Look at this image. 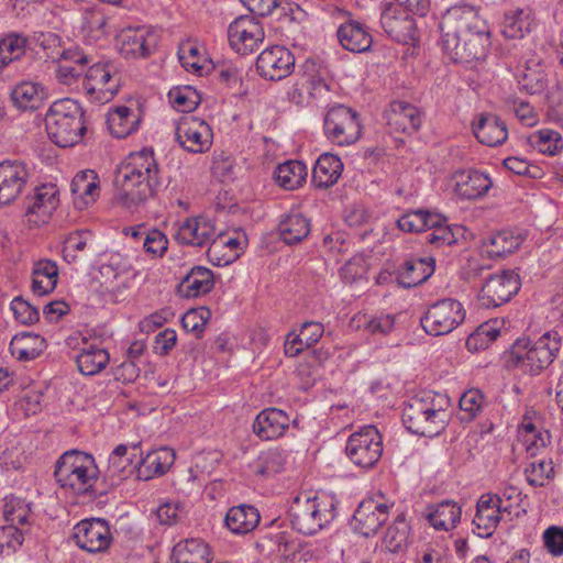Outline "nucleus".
<instances>
[{"mask_svg": "<svg viewBox=\"0 0 563 563\" xmlns=\"http://www.w3.org/2000/svg\"><path fill=\"white\" fill-rule=\"evenodd\" d=\"M114 202L121 208L135 212L152 199L161 186V172L153 150L144 148L131 153L118 166L114 178Z\"/></svg>", "mask_w": 563, "mask_h": 563, "instance_id": "1", "label": "nucleus"}, {"mask_svg": "<svg viewBox=\"0 0 563 563\" xmlns=\"http://www.w3.org/2000/svg\"><path fill=\"white\" fill-rule=\"evenodd\" d=\"M443 47L454 62L470 63L485 56L487 25L470 5L450 9L441 23Z\"/></svg>", "mask_w": 563, "mask_h": 563, "instance_id": "2", "label": "nucleus"}, {"mask_svg": "<svg viewBox=\"0 0 563 563\" xmlns=\"http://www.w3.org/2000/svg\"><path fill=\"white\" fill-rule=\"evenodd\" d=\"M449 399L433 391H422L409 399L402 410V421L413 434L435 437L446 427Z\"/></svg>", "mask_w": 563, "mask_h": 563, "instance_id": "3", "label": "nucleus"}, {"mask_svg": "<svg viewBox=\"0 0 563 563\" xmlns=\"http://www.w3.org/2000/svg\"><path fill=\"white\" fill-rule=\"evenodd\" d=\"M99 470L92 455L78 450L65 452L56 462L55 478L59 486L78 496L97 497L95 486Z\"/></svg>", "mask_w": 563, "mask_h": 563, "instance_id": "4", "label": "nucleus"}, {"mask_svg": "<svg viewBox=\"0 0 563 563\" xmlns=\"http://www.w3.org/2000/svg\"><path fill=\"white\" fill-rule=\"evenodd\" d=\"M45 126L48 137L59 147L78 144L86 131L84 110L70 98L53 102L45 115Z\"/></svg>", "mask_w": 563, "mask_h": 563, "instance_id": "5", "label": "nucleus"}, {"mask_svg": "<svg viewBox=\"0 0 563 563\" xmlns=\"http://www.w3.org/2000/svg\"><path fill=\"white\" fill-rule=\"evenodd\" d=\"M560 349L561 336L556 331L544 333L533 343L527 339H518L509 351L507 364L523 372L539 374L553 363Z\"/></svg>", "mask_w": 563, "mask_h": 563, "instance_id": "6", "label": "nucleus"}, {"mask_svg": "<svg viewBox=\"0 0 563 563\" xmlns=\"http://www.w3.org/2000/svg\"><path fill=\"white\" fill-rule=\"evenodd\" d=\"M334 517V501L327 496L300 494L294 499L289 509L292 528L305 536H312L319 532Z\"/></svg>", "mask_w": 563, "mask_h": 563, "instance_id": "7", "label": "nucleus"}, {"mask_svg": "<svg viewBox=\"0 0 563 563\" xmlns=\"http://www.w3.org/2000/svg\"><path fill=\"white\" fill-rule=\"evenodd\" d=\"M323 130L327 139L339 146L354 144L362 134L360 115L346 106H333L324 115Z\"/></svg>", "mask_w": 563, "mask_h": 563, "instance_id": "8", "label": "nucleus"}, {"mask_svg": "<svg viewBox=\"0 0 563 563\" xmlns=\"http://www.w3.org/2000/svg\"><path fill=\"white\" fill-rule=\"evenodd\" d=\"M345 452L353 464L369 468L376 465L383 453V439L374 426H364L352 433L346 442Z\"/></svg>", "mask_w": 563, "mask_h": 563, "instance_id": "9", "label": "nucleus"}, {"mask_svg": "<svg viewBox=\"0 0 563 563\" xmlns=\"http://www.w3.org/2000/svg\"><path fill=\"white\" fill-rule=\"evenodd\" d=\"M465 319L462 303L455 299L446 298L432 303L423 317L421 325L431 335H444L452 332Z\"/></svg>", "mask_w": 563, "mask_h": 563, "instance_id": "10", "label": "nucleus"}, {"mask_svg": "<svg viewBox=\"0 0 563 563\" xmlns=\"http://www.w3.org/2000/svg\"><path fill=\"white\" fill-rule=\"evenodd\" d=\"M59 203L58 189L53 184L34 188L24 200V216L29 224L40 227L51 219Z\"/></svg>", "mask_w": 563, "mask_h": 563, "instance_id": "11", "label": "nucleus"}, {"mask_svg": "<svg viewBox=\"0 0 563 563\" xmlns=\"http://www.w3.org/2000/svg\"><path fill=\"white\" fill-rule=\"evenodd\" d=\"M230 46L239 54L247 55L256 51L265 38L263 26L254 16L241 15L228 27Z\"/></svg>", "mask_w": 563, "mask_h": 563, "instance_id": "12", "label": "nucleus"}, {"mask_svg": "<svg viewBox=\"0 0 563 563\" xmlns=\"http://www.w3.org/2000/svg\"><path fill=\"white\" fill-rule=\"evenodd\" d=\"M29 166L18 159L0 162V206H9L24 191L31 179Z\"/></svg>", "mask_w": 563, "mask_h": 563, "instance_id": "13", "label": "nucleus"}, {"mask_svg": "<svg viewBox=\"0 0 563 563\" xmlns=\"http://www.w3.org/2000/svg\"><path fill=\"white\" fill-rule=\"evenodd\" d=\"M119 79L113 77V66L93 63L86 71L84 89L91 101L106 103L119 91Z\"/></svg>", "mask_w": 563, "mask_h": 563, "instance_id": "14", "label": "nucleus"}, {"mask_svg": "<svg viewBox=\"0 0 563 563\" xmlns=\"http://www.w3.org/2000/svg\"><path fill=\"white\" fill-rule=\"evenodd\" d=\"M520 289V280L511 271H503L486 279L478 300L485 308H496L508 302Z\"/></svg>", "mask_w": 563, "mask_h": 563, "instance_id": "15", "label": "nucleus"}, {"mask_svg": "<svg viewBox=\"0 0 563 563\" xmlns=\"http://www.w3.org/2000/svg\"><path fill=\"white\" fill-rule=\"evenodd\" d=\"M176 141L190 153H205L212 144V130L196 117H183L175 129Z\"/></svg>", "mask_w": 563, "mask_h": 563, "instance_id": "16", "label": "nucleus"}, {"mask_svg": "<svg viewBox=\"0 0 563 563\" xmlns=\"http://www.w3.org/2000/svg\"><path fill=\"white\" fill-rule=\"evenodd\" d=\"M505 512H511V504L504 505L503 498L497 494H483L476 504L473 531L481 538H489L500 522L501 515Z\"/></svg>", "mask_w": 563, "mask_h": 563, "instance_id": "17", "label": "nucleus"}, {"mask_svg": "<svg viewBox=\"0 0 563 563\" xmlns=\"http://www.w3.org/2000/svg\"><path fill=\"white\" fill-rule=\"evenodd\" d=\"M75 543L89 553L104 552L112 542L110 527L100 518L86 519L74 527Z\"/></svg>", "mask_w": 563, "mask_h": 563, "instance_id": "18", "label": "nucleus"}, {"mask_svg": "<svg viewBox=\"0 0 563 563\" xmlns=\"http://www.w3.org/2000/svg\"><path fill=\"white\" fill-rule=\"evenodd\" d=\"M295 67V56L285 46L275 45L264 49L257 57L256 69L261 77L280 80L289 76Z\"/></svg>", "mask_w": 563, "mask_h": 563, "instance_id": "19", "label": "nucleus"}, {"mask_svg": "<svg viewBox=\"0 0 563 563\" xmlns=\"http://www.w3.org/2000/svg\"><path fill=\"white\" fill-rule=\"evenodd\" d=\"M404 4H387L380 15V24L385 32L397 42L407 43L413 40L416 25Z\"/></svg>", "mask_w": 563, "mask_h": 563, "instance_id": "20", "label": "nucleus"}, {"mask_svg": "<svg viewBox=\"0 0 563 563\" xmlns=\"http://www.w3.org/2000/svg\"><path fill=\"white\" fill-rule=\"evenodd\" d=\"M389 507L374 499L363 500L353 515V529L364 536L375 534L387 521Z\"/></svg>", "mask_w": 563, "mask_h": 563, "instance_id": "21", "label": "nucleus"}, {"mask_svg": "<svg viewBox=\"0 0 563 563\" xmlns=\"http://www.w3.org/2000/svg\"><path fill=\"white\" fill-rule=\"evenodd\" d=\"M157 45V35L146 27L126 29L118 36V46L124 57H147Z\"/></svg>", "mask_w": 563, "mask_h": 563, "instance_id": "22", "label": "nucleus"}, {"mask_svg": "<svg viewBox=\"0 0 563 563\" xmlns=\"http://www.w3.org/2000/svg\"><path fill=\"white\" fill-rule=\"evenodd\" d=\"M216 235L213 222L205 217L188 218L180 222L175 239L183 245L202 247L208 245Z\"/></svg>", "mask_w": 563, "mask_h": 563, "instance_id": "23", "label": "nucleus"}, {"mask_svg": "<svg viewBox=\"0 0 563 563\" xmlns=\"http://www.w3.org/2000/svg\"><path fill=\"white\" fill-rule=\"evenodd\" d=\"M452 180L455 194L460 198L467 200L484 197L493 186L488 175L474 169L456 170L452 176Z\"/></svg>", "mask_w": 563, "mask_h": 563, "instance_id": "24", "label": "nucleus"}, {"mask_svg": "<svg viewBox=\"0 0 563 563\" xmlns=\"http://www.w3.org/2000/svg\"><path fill=\"white\" fill-rule=\"evenodd\" d=\"M137 449L139 445L133 444L131 452H129V448L125 444H119L111 452L106 471V478L109 481L110 486H118L134 470L137 471L139 461L135 464L133 463Z\"/></svg>", "mask_w": 563, "mask_h": 563, "instance_id": "25", "label": "nucleus"}, {"mask_svg": "<svg viewBox=\"0 0 563 563\" xmlns=\"http://www.w3.org/2000/svg\"><path fill=\"white\" fill-rule=\"evenodd\" d=\"M289 423L290 418L285 411L266 408L256 416L253 431L262 440H275L285 434Z\"/></svg>", "mask_w": 563, "mask_h": 563, "instance_id": "26", "label": "nucleus"}, {"mask_svg": "<svg viewBox=\"0 0 563 563\" xmlns=\"http://www.w3.org/2000/svg\"><path fill=\"white\" fill-rule=\"evenodd\" d=\"M421 122V113L416 106L401 100L390 103L387 124L391 131L412 134L419 130Z\"/></svg>", "mask_w": 563, "mask_h": 563, "instance_id": "27", "label": "nucleus"}, {"mask_svg": "<svg viewBox=\"0 0 563 563\" xmlns=\"http://www.w3.org/2000/svg\"><path fill=\"white\" fill-rule=\"evenodd\" d=\"M214 276L211 269L205 266L192 267L177 286V294L181 298H197L212 290Z\"/></svg>", "mask_w": 563, "mask_h": 563, "instance_id": "28", "label": "nucleus"}, {"mask_svg": "<svg viewBox=\"0 0 563 563\" xmlns=\"http://www.w3.org/2000/svg\"><path fill=\"white\" fill-rule=\"evenodd\" d=\"M476 139L484 145L498 146L508 137V129L500 118L492 113H482L473 124Z\"/></svg>", "mask_w": 563, "mask_h": 563, "instance_id": "29", "label": "nucleus"}, {"mask_svg": "<svg viewBox=\"0 0 563 563\" xmlns=\"http://www.w3.org/2000/svg\"><path fill=\"white\" fill-rule=\"evenodd\" d=\"M341 46L353 53H363L371 48L373 37L366 26L356 20L341 24L336 31Z\"/></svg>", "mask_w": 563, "mask_h": 563, "instance_id": "30", "label": "nucleus"}, {"mask_svg": "<svg viewBox=\"0 0 563 563\" xmlns=\"http://www.w3.org/2000/svg\"><path fill=\"white\" fill-rule=\"evenodd\" d=\"M175 457V451L169 448H159L147 453L139 461L137 478L148 481L165 474L174 464Z\"/></svg>", "mask_w": 563, "mask_h": 563, "instance_id": "31", "label": "nucleus"}, {"mask_svg": "<svg viewBox=\"0 0 563 563\" xmlns=\"http://www.w3.org/2000/svg\"><path fill=\"white\" fill-rule=\"evenodd\" d=\"M60 58L70 64L59 65L56 69V79L64 85H73L82 75L84 67L93 62L91 55L86 54L78 47L64 49L60 53Z\"/></svg>", "mask_w": 563, "mask_h": 563, "instance_id": "32", "label": "nucleus"}, {"mask_svg": "<svg viewBox=\"0 0 563 563\" xmlns=\"http://www.w3.org/2000/svg\"><path fill=\"white\" fill-rule=\"evenodd\" d=\"M434 272V260L415 258L406 261L398 269L397 282L404 288L416 287L426 282Z\"/></svg>", "mask_w": 563, "mask_h": 563, "instance_id": "33", "label": "nucleus"}, {"mask_svg": "<svg viewBox=\"0 0 563 563\" xmlns=\"http://www.w3.org/2000/svg\"><path fill=\"white\" fill-rule=\"evenodd\" d=\"M258 510L249 505H240L228 510L224 523L235 534H246L253 531L260 523Z\"/></svg>", "mask_w": 563, "mask_h": 563, "instance_id": "34", "label": "nucleus"}, {"mask_svg": "<svg viewBox=\"0 0 563 563\" xmlns=\"http://www.w3.org/2000/svg\"><path fill=\"white\" fill-rule=\"evenodd\" d=\"M210 548L201 539H186L178 542L172 552L173 563H209Z\"/></svg>", "mask_w": 563, "mask_h": 563, "instance_id": "35", "label": "nucleus"}, {"mask_svg": "<svg viewBox=\"0 0 563 563\" xmlns=\"http://www.w3.org/2000/svg\"><path fill=\"white\" fill-rule=\"evenodd\" d=\"M343 170V163L340 157L324 153L322 154L312 170V181L318 188H328L334 185Z\"/></svg>", "mask_w": 563, "mask_h": 563, "instance_id": "36", "label": "nucleus"}, {"mask_svg": "<svg viewBox=\"0 0 563 563\" xmlns=\"http://www.w3.org/2000/svg\"><path fill=\"white\" fill-rule=\"evenodd\" d=\"M45 347V339L31 332L14 335L9 345L11 354L24 362L38 357Z\"/></svg>", "mask_w": 563, "mask_h": 563, "instance_id": "37", "label": "nucleus"}, {"mask_svg": "<svg viewBox=\"0 0 563 563\" xmlns=\"http://www.w3.org/2000/svg\"><path fill=\"white\" fill-rule=\"evenodd\" d=\"M70 189L79 208L92 203L99 196L98 176L93 170L78 173L71 180Z\"/></svg>", "mask_w": 563, "mask_h": 563, "instance_id": "38", "label": "nucleus"}, {"mask_svg": "<svg viewBox=\"0 0 563 563\" xmlns=\"http://www.w3.org/2000/svg\"><path fill=\"white\" fill-rule=\"evenodd\" d=\"M278 232L286 244H297L310 232V220L300 212L291 211L278 224Z\"/></svg>", "mask_w": 563, "mask_h": 563, "instance_id": "39", "label": "nucleus"}, {"mask_svg": "<svg viewBox=\"0 0 563 563\" xmlns=\"http://www.w3.org/2000/svg\"><path fill=\"white\" fill-rule=\"evenodd\" d=\"M32 290L37 296L53 291L58 279V268L55 262L41 260L35 263L32 271Z\"/></svg>", "mask_w": 563, "mask_h": 563, "instance_id": "40", "label": "nucleus"}, {"mask_svg": "<svg viewBox=\"0 0 563 563\" xmlns=\"http://www.w3.org/2000/svg\"><path fill=\"white\" fill-rule=\"evenodd\" d=\"M45 99L44 89L35 82L23 81L11 91L13 104L23 111L38 109Z\"/></svg>", "mask_w": 563, "mask_h": 563, "instance_id": "41", "label": "nucleus"}, {"mask_svg": "<svg viewBox=\"0 0 563 563\" xmlns=\"http://www.w3.org/2000/svg\"><path fill=\"white\" fill-rule=\"evenodd\" d=\"M533 20L532 12L528 9L510 10L505 13L501 33L507 38H522L531 31Z\"/></svg>", "mask_w": 563, "mask_h": 563, "instance_id": "42", "label": "nucleus"}, {"mask_svg": "<svg viewBox=\"0 0 563 563\" xmlns=\"http://www.w3.org/2000/svg\"><path fill=\"white\" fill-rule=\"evenodd\" d=\"M287 453L283 449H269L263 451L250 464L251 471L258 476L269 477L284 470Z\"/></svg>", "mask_w": 563, "mask_h": 563, "instance_id": "43", "label": "nucleus"}, {"mask_svg": "<svg viewBox=\"0 0 563 563\" xmlns=\"http://www.w3.org/2000/svg\"><path fill=\"white\" fill-rule=\"evenodd\" d=\"M462 514L461 507L452 500H444L431 509L427 519L437 530L449 531L460 521Z\"/></svg>", "mask_w": 563, "mask_h": 563, "instance_id": "44", "label": "nucleus"}, {"mask_svg": "<svg viewBox=\"0 0 563 563\" xmlns=\"http://www.w3.org/2000/svg\"><path fill=\"white\" fill-rule=\"evenodd\" d=\"M107 123L114 137L123 139L136 130L139 117L132 109L121 106L109 112Z\"/></svg>", "mask_w": 563, "mask_h": 563, "instance_id": "45", "label": "nucleus"}, {"mask_svg": "<svg viewBox=\"0 0 563 563\" xmlns=\"http://www.w3.org/2000/svg\"><path fill=\"white\" fill-rule=\"evenodd\" d=\"M308 175L307 167L299 161H288L279 164L274 177L277 184L286 190H294L300 187Z\"/></svg>", "mask_w": 563, "mask_h": 563, "instance_id": "46", "label": "nucleus"}, {"mask_svg": "<svg viewBox=\"0 0 563 563\" xmlns=\"http://www.w3.org/2000/svg\"><path fill=\"white\" fill-rule=\"evenodd\" d=\"M410 531L411 527L404 514L398 515L385 533V548L391 553L402 552L409 544Z\"/></svg>", "mask_w": 563, "mask_h": 563, "instance_id": "47", "label": "nucleus"}, {"mask_svg": "<svg viewBox=\"0 0 563 563\" xmlns=\"http://www.w3.org/2000/svg\"><path fill=\"white\" fill-rule=\"evenodd\" d=\"M110 356L104 349L90 346L76 357L81 374L90 376L100 373L109 363Z\"/></svg>", "mask_w": 563, "mask_h": 563, "instance_id": "48", "label": "nucleus"}, {"mask_svg": "<svg viewBox=\"0 0 563 563\" xmlns=\"http://www.w3.org/2000/svg\"><path fill=\"white\" fill-rule=\"evenodd\" d=\"M109 18L102 10L96 7H86L82 9L81 29L93 40H99L109 33Z\"/></svg>", "mask_w": 563, "mask_h": 563, "instance_id": "49", "label": "nucleus"}, {"mask_svg": "<svg viewBox=\"0 0 563 563\" xmlns=\"http://www.w3.org/2000/svg\"><path fill=\"white\" fill-rule=\"evenodd\" d=\"M441 221V216L430 213L423 210L409 211L401 216L398 221V228L408 233L428 231L429 225H434Z\"/></svg>", "mask_w": 563, "mask_h": 563, "instance_id": "50", "label": "nucleus"}, {"mask_svg": "<svg viewBox=\"0 0 563 563\" xmlns=\"http://www.w3.org/2000/svg\"><path fill=\"white\" fill-rule=\"evenodd\" d=\"M27 37L20 33H9L0 41V68L20 58L25 53Z\"/></svg>", "mask_w": 563, "mask_h": 563, "instance_id": "51", "label": "nucleus"}, {"mask_svg": "<svg viewBox=\"0 0 563 563\" xmlns=\"http://www.w3.org/2000/svg\"><path fill=\"white\" fill-rule=\"evenodd\" d=\"M529 142L540 153L550 156L556 155L563 148L561 134L550 129H542L532 133L529 136Z\"/></svg>", "mask_w": 563, "mask_h": 563, "instance_id": "52", "label": "nucleus"}, {"mask_svg": "<svg viewBox=\"0 0 563 563\" xmlns=\"http://www.w3.org/2000/svg\"><path fill=\"white\" fill-rule=\"evenodd\" d=\"M521 240L509 231H500L487 239V254L490 257H504L519 247Z\"/></svg>", "mask_w": 563, "mask_h": 563, "instance_id": "53", "label": "nucleus"}, {"mask_svg": "<svg viewBox=\"0 0 563 563\" xmlns=\"http://www.w3.org/2000/svg\"><path fill=\"white\" fill-rule=\"evenodd\" d=\"M31 512V505L14 495L7 496L3 504V517L9 525H25Z\"/></svg>", "mask_w": 563, "mask_h": 563, "instance_id": "54", "label": "nucleus"}, {"mask_svg": "<svg viewBox=\"0 0 563 563\" xmlns=\"http://www.w3.org/2000/svg\"><path fill=\"white\" fill-rule=\"evenodd\" d=\"M168 99L174 109L180 112L194 111L201 101L200 95L190 86L175 87L169 90Z\"/></svg>", "mask_w": 563, "mask_h": 563, "instance_id": "55", "label": "nucleus"}, {"mask_svg": "<svg viewBox=\"0 0 563 563\" xmlns=\"http://www.w3.org/2000/svg\"><path fill=\"white\" fill-rule=\"evenodd\" d=\"M92 235L89 231H75L70 233L64 241L63 255L68 263L76 262L78 254L84 252Z\"/></svg>", "mask_w": 563, "mask_h": 563, "instance_id": "56", "label": "nucleus"}, {"mask_svg": "<svg viewBox=\"0 0 563 563\" xmlns=\"http://www.w3.org/2000/svg\"><path fill=\"white\" fill-rule=\"evenodd\" d=\"M554 473L551 460H539L531 462L525 470L526 478L529 485L542 487Z\"/></svg>", "mask_w": 563, "mask_h": 563, "instance_id": "57", "label": "nucleus"}, {"mask_svg": "<svg viewBox=\"0 0 563 563\" xmlns=\"http://www.w3.org/2000/svg\"><path fill=\"white\" fill-rule=\"evenodd\" d=\"M505 106L522 124L532 126L537 123V114L528 101L521 100L516 96H509L505 100Z\"/></svg>", "mask_w": 563, "mask_h": 563, "instance_id": "58", "label": "nucleus"}, {"mask_svg": "<svg viewBox=\"0 0 563 563\" xmlns=\"http://www.w3.org/2000/svg\"><path fill=\"white\" fill-rule=\"evenodd\" d=\"M210 316L211 311L208 308L190 309L183 316L181 325L187 332H192L199 338Z\"/></svg>", "mask_w": 563, "mask_h": 563, "instance_id": "59", "label": "nucleus"}, {"mask_svg": "<svg viewBox=\"0 0 563 563\" xmlns=\"http://www.w3.org/2000/svg\"><path fill=\"white\" fill-rule=\"evenodd\" d=\"M22 543V530L13 525L0 527V556L11 555Z\"/></svg>", "mask_w": 563, "mask_h": 563, "instance_id": "60", "label": "nucleus"}, {"mask_svg": "<svg viewBox=\"0 0 563 563\" xmlns=\"http://www.w3.org/2000/svg\"><path fill=\"white\" fill-rule=\"evenodd\" d=\"M548 78L543 69H532L527 67L520 84V89L529 95L542 92L547 87Z\"/></svg>", "mask_w": 563, "mask_h": 563, "instance_id": "61", "label": "nucleus"}, {"mask_svg": "<svg viewBox=\"0 0 563 563\" xmlns=\"http://www.w3.org/2000/svg\"><path fill=\"white\" fill-rule=\"evenodd\" d=\"M484 397L478 389H470L460 398V409L463 412L462 420H472L481 411Z\"/></svg>", "mask_w": 563, "mask_h": 563, "instance_id": "62", "label": "nucleus"}, {"mask_svg": "<svg viewBox=\"0 0 563 563\" xmlns=\"http://www.w3.org/2000/svg\"><path fill=\"white\" fill-rule=\"evenodd\" d=\"M443 218L434 225H429L426 240L437 247L449 246L456 242V236L449 225H443Z\"/></svg>", "mask_w": 563, "mask_h": 563, "instance_id": "63", "label": "nucleus"}, {"mask_svg": "<svg viewBox=\"0 0 563 563\" xmlns=\"http://www.w3.org/2000/svg\"><path fill=\"white\" fill-rule=\"evenodd\" d=\"M208 245L207 256L214 266H225L236 260L235 253L225 249L223 240L214 236Z\"/></svg>", "mask_w": 563, "mask_h": 563, "instance_id": "64", "label": "nucleus"}]
</instances>
